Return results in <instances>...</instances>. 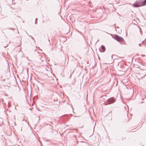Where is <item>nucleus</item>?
<instances>
[{"label":"nucleus","mask_w":146,"mask_h":146,"mask_svg":"<svg viewBox=\"0 0 146 146\" xmlns=\"http://www.w3.org/2000/svg\"><path fill=\"white\" fill-rule=\"evenodd\" d=\"M145 5H146V0H144L143 1H136L135 3L132 5V6L134 7H137L144 6Z\"/></svg>","instance_id":"f257e3e1"},{"label":"nucleus","mask_w":146,"mask_h":146,"mask_svg":"<svg viewBox=\"0 0 146 146\" xmlns=\"http://www.w3.org/2000/svg\"><path fill=\"white\" fill-rule=\"evenodd\" d=\"M145 5H146V0H144L143 1H136L135 3L132 5V6L134 7H137L144 6Z\"/></svg>","instance_id":"f03ea898"},{"label":"nucleus","mask_w":146,"mask_h":146,"mask_svg":"<svg viewBox=\"0 0 146 146\" xmlns=\"http://www.w3.org/2000/svg\"><path fill=\"white\" fill-rule=\"evenodd\" d=\"M115 101L116 100L114 97H111L107 100L106 101V103L108 104H105V105H107L108 104H113L115 102Z\"/></svg>","instance_id":"7ed1b4c3"},{"label":"nucleus","mask_w":146,"mask_h":146,"mask_svg":"<svg viewBox=\"0 0 146 146\" xmlns=\"http://www.w3.org/2000/svg\"><path fill=\"white\" fill-rule=\"evenodd\" d=\"M113 38L118 41L123 42L124 40L123 38L119 36L118 35L116 34L114 35Z\"/></svg>","instance_id":"20e7f679"},{"label":"nucleus","mask_w":146,"mask_h":146,"mask_svg":"<svg viewBox=\"0 0 146 146\" xmlns=\"http://www.w3.org/2000/svg\"><path fill=\"white\" fill-rule=\"evenodd\" d=\"M101 49L102 50H101L100 49H99L100 51L101 52H104L105 51V48L104 46V45H102L101 46Z\"/></svg>","instance_id":"39448f33"},{"label":"nucleus","mask_w":146,"mask_h":146,"mask_svg":"<svg viewBox=\"0 0 146 146\" xmlns=\"http://www.w3.org/2000/svg\"><path fill=\"white\" fill-rule=\"evenodd\" d=\"M26 33H27V35L29 36V37H31V38L32 39H33V37L32 36L29 35H28V34L27 33V32H26Z\"/></svg>","instance_id":"423d86ee"},{"label":"nucleus","mask_w":146,"mask_h":146,"mask_svg":"<svg viewBox=\"0 0 146 146\" xmlns=\"http://www.w3.org/2000/svg\"><path fill=\"white\" fill-rule=\"evenodd\" d=\"M38 57L40 59V60H41L40 58H41V57H42V56H41L40 55H39V57Z\"/></svg>","instance_id":"0eeeda50"},{"label":"nucleus","mask_w":146,"mask_h":146,"mask_svg":"<svg viewBox=\"0 0 146 146\" xmlns=\"http://www.w3.org/2000/svg\"><path fill=\"white\" fill-rule=\"evenodd\" d=\"M9 29L13 30H14V29L13 28H9Z\"/></svg>","instance_id":"6e6552de"},{"label":"nucleus","mask_w":146,"mask_h":146,"mask_svg":"<svg viewBox=\"0 0 146 146\" xmlns=\"http://www.w3.org/2000/svg\"><path fill=\"white\" fill-rule=\"evenodd\" d=\"M139 46H141V43H139Z\"/></svg>","instance_id":"1a4fd4ad"},{"label":"nucleus","mask_w":146,"mask_h":146,"mask_svg":"<svg viewBox=\"0 0 146 146\" xmlns=\"http://www.w3.org/2000/svg\"><path fill=\"white\" fill-rule=\"evenodd\" d=\"M142 44H145L144 41H143V42H142Z\"/></svg>","instance_id":"9d476101"},{"label":"nucleus","mask_w":146,"mask_h":146,"mask_svg":"<svg viewBox=\"0 0 146 146\" xmlns=\"http://www.w3.org/2000/svg\"><path fill=\"white\" fill-rule=\"evenodd\" d=\"M37 20V18H36V19H35V21H36V20Z\"/></svg>","instance_id":"9b49d317"},{"label":"nucleus","mask_w":146,"mask_h":146,"mask_svg":"<svg viewBox=\"0 0 146 146\" xmlns=\"http://www.w3.org/2000/svg\"><path fill=\"white\" fill-rule=\"evenodd\" d=\"M113 55H112L111 57L112 59H113Z\"/></svg>","instance_id":"f8f14e48"},{"label":"nucleus","mask_w":146,"mask_h":146,"mask_svg":"<svg viewBox=\"0 0 146 146\" xmlns=\"http://www.w3.org/2000/svg\"><path fill=\"white\" fill-rule=\"evenodd\" d=\"M35 24H37L36 23V21H35Z\"/></svg>","instance_id":"ddd939ff"},{"label":"nucleus","mask_w":146,"mask_h":146,"mask_svg":"<svg viewBox=\"0 0 146 146\" xmlns=\"http://www.w3.org/2000/svg\"><path fill=\"white\" fill-rule=\"evenodd\" d=\"M41 61H43V60H42Z\"/></svg>","instance_id":"4468645a"},{"label":"nucleus","mask_w":146,"mask_h":146,"mask_svg":"<svg viewBox=\"0 0 146 146\" xmlns=\"http://www.w3.org/2000/svg\"><path fill=\"white\" fill-rule=\"evenodd\" d=\"M145 41H146V40H145Z\"/></svg>","instance_id":"2eb2a0df"},{"label":"nucleus","mask_w":146,"mask_h":146,"mask_svg":"<svg viewBox=\"0 0 146 146\" xmlns=\"http://www.w3.org/2000/svg\"><path fill=\"white\" fill-rule=\"evenodd\" d=\"M71 75L70 76V77H71Z\"/></svg>","instance_id":"dca6fc26"},{"label":"nucleus","mask_w":146,"mask_h":146,"mask_svg":"<svg viewBox=\"0 0 146 146\" xmlns=\"http://www.w3.org/2000/svg\"><path fill=\"white\" fill-rule=\"evenodd\" d=\"M48 40V41L50 42L49 40Z\"/></svg>","instance_id":"f3484780"},{"label":"nucleus","mask_w":146,"mask_h":146,"mask_svg":"<svg viewBox=\"0 0 146 146\" xmlns=\"http://www.w3.org/2000/svg\"><path fill=\"white\" fill-rule=\"evenodd\" d=\"M145 56V55L143 56Z\"/></svg>","instance_id":"a211bd4d"},{"label":"nucleus","mask_w":146,"mask_h":146,"mask_svg":"<svg viewBox=\"0 0 146 146\" xmlns=\"http://www.w3.org/2000/svg\"><path fill=\"white\" fill-rule=\"evenodd\" d=\"M75 117H77V116H76Z\"/></svg>","instance_id":"6ab92c4d"}]
</instances>
